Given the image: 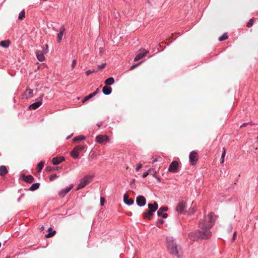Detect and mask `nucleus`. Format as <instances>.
Returning a JSON list of instances; mask_svg holds the SVG:
<instances>
[{"label": "nucleus", "mask_w": 258, "mask_h": 258, "mask_svg": "<svg viewBox=\"0 0 258 258\" xmlns=\"http://www.w3.org/2000/svg\"><path fill=\"white\" fill-rule=\"evenodd\" d=\"M102 92L104 94L108 95L111 93L112 89L111 87L107 86V85L103 87Z\"/></svg>", "instance_id": "obj_19"}, {"label": "nucleus", "mask_w": 258, "mask_h": 258, "mask_svg": "<svg viewBox=\"0 0 258 258\" xmlns=\"http://www.w3.org/2000/svg\"><path fill=\"white\" fill-rule=\"evenodd\" d=\"M236 236V232L235 231L233 233V238H232V241H234L235 240V238Z\"/></svg>", "instance_id": "obj_46"}, {"label": "nucleus", "mask_w": 258, "mask_h": 258, "mask_svg": "<svg viewBox=\"0 0 258 258\" xmlns=\"http://www.w3.org/2000/svg\"><path fill=\"white\" fill-rule=\"evenodd\" d=\"M161 159V157H158L156 158H155L152 162V163H154L156 162L160 161V159Z\"/></svg>", "instance_id": "obj_42"}, {"label": "nucleus", "mask_w": 258, "mask_h": 258, "mask_svg": "<svg viewBox=\"0 0 258 258\" xmlns=\"http://www.w3.org/2000/svg\"><path fill=\"white\" fill-rule=\"evenodd\" d=\"M25 17V10H22L19 14L18 19L19 20H22Z\"/></svg>", "instance_id": "obj_25"}, {"label": "nucleus", "mask_w": 258, "mask_h": 258, "mask_svg": "<svg viewBox=\"0 0 258 258\" xmlns=\"http://www.w3.org/2000/svg\"><path fill=\"white\" fill-rule=\"evenodd\" d=\"M153 215L151 211H147L143 213V218L145 219L151 220Z\"/></svg>", "instance_id": "obj_20"}, {"label": "nucleus", "mask_w": 258, "mask_h": 258, "mask_svg": "<svg viewBox=\"0 0 258 258\" xmlns=\"http://www.w3.org/2000/svg\"><path fill=\"white\" fill-rule=\"evenodd\" d=\"M104 199L102 197L100 198V204L102 206L104 205Z\"/></svg>", "instance_id": "obj_43"}, {"label": "nucleus", "mask_w": 258, "mask_h": 258, "mask_svg": "<svg viewBox=\"0 0 258 258\" xmlns=\"http://www.w3.org/2000/svg\"><path fill=\"white\" fill-rule=\"evenodd\" d=\"M42 104V97L39 98V100L36 102H35L31 104L29 108L30 109L35 110L40 106Z\"/></svg>", "instance_id": "obj_12"}, {"label": "nucleus", "mask_w": 258, "mask_h": 258, "mask_svg": "<svg viewBox=\"0 0 258 258\" xmlns=\"http://www.w3.org/2000/svg\"><path fill=\"white\" fill-rule=\"evenodd\" d=\"M58 176H57L56 174H51L49 177V180L50 181L53 180L55 178H58Z\"/></svg>", "instance_id": "obj_34"}, {"label": "nucleus", "mask_w": 258, "mask_h": 258, "mask_svg": "<svg viewBox=\"0 0 258 258\" xmlns=\"http://www.w3.org/2000/svg\"><path fill=\"white\" fill-rule=\"evenodd\" d=\"M215 221V216L214 213H210L200 223L201 230L190 232L189 234V238L195 241L198 239H208L212 235L210 230Z\"/></svg>", "instance_id": "obj_1"}, {"label": "nucleus", "mask_w": 258, "mask_h": 258, "mask_svg": "<svg viewBox=\"0 0 258 258\" xmlns=\"http://www.w3.org/2000/svg\"><path fill=\"white\" fill-rule=\"evenodd\" d=\"M156 173H157V172L156 171H155L154 172V173L153 174V176L155 178H156L157 179H158V180H160L159 178H158V177L156 175Z\"/></svg>", "instance_id": "obj_47"}, {"label": "nucleus", "mask_w": 258, "mask_h": 258, "mask_svg": "<svg viewBox=\"0 0 258 258\" xmlns=\"http://www.w3.org/2000/svg\"><path fill=\"white\" fill-rule=\"evenodd\" d=\"M159 222L160 223H161V224H163V223H164V220H162V219H160V220H159Z\"/></svg>", "instance_id": "obj_51"}, {"label": "nucleus", "mask_w": 258, "mask_h": 258, "mask_svg": "<svg viewBox=\"0 0 258 258\" xmlns=\"http://www.w3.org/2000/svg\"><path fill=\"white\" fill-rule=\"evenodd\" d=\"M8 173V170L6 166L4 165L0 166V175L4 176Z\"/></svg>", "instance_id": "obj_21"}, {"label": "nucleus", "mask_w": 258, "mask_h": 258, "mask_svg": "<svg viewBox=\"0 0 258 258\" xmlns=\"http://www.w3.org/2000/svg\"><path fill=\"white\" fill-rule=\"evenodd\" d=\"M98 90H99V89L97 88L95 91L90 94L89 95L87 96L86 99L89 100V99L92 98V97H93L94 96H95L97 94Z\"/></svg>", "instance_id": "obj_29"}, {"label": "nucleus", "mask_w": 258, "mask_h": 258, "mask_svg": "<svg viewBox=\"0 0 258 258\" xmlns=\"http://www.w3.org/2000/svg\"><path fill=\"white\" fill-rule=\"evenodd\" d=\"M198 158L199 156L198 153L195 151H191L189 156L190 165H195L198 161Z\"/></svg>", "instance_id": "obj_6"}, {"label": "nucleus", "mask_w": 258, "mask_h": 258, "mask_svg": "<svg viewBox=\"0 0 258 258\" xmlns=\"http://www.w3.org/2000/svg\"><path fill=\"white\" fill-rule=\"evenodd\" d=\"M142 62V61L132 65L131 67V70L135 69L136 67H137L138 66H139L140 64H141Z\"/></svg>", "instance_id": "obj_37"}, {"label": "nucleus", "mask_w": 258, "mask_h": 258, "mask_svg": "<svg viewBox=\"0 0 258 258\" xmlns=\"http://www.w3.org/2000/svg\"><path fill=\"white\" fill-rule=\"evenodd\" d=\"M94 177V175H87L83 178H81L80 180L79 183L78 185L76 190H79L84 187L89 182H90L91 179Z\"/></svg>", "instance_id": "obj_3"}, {"label": "nucleus", "mask_w": 258, "mask_h": 258, "mask_svg": "<svg viewBox=\"0 0 258 258\" xmlns=\"http://www.w3.org/2000/svg\"><path fill=\"white\" fill-rule=\"evenodd\" d=\"M59 158L60 162H62V161H63L64 160V157H60Z\"/></svg>", "instance_id": "obj_49"}, {"label": "nucleus", "mask_w": 258, "mask_h": 258, "mask_svg": "<svg viewBox=\"0 0 258 258\" xmlns=\"http://www.w3.org/2000/svg\"><path fill=\"white\" fill-rule=\"evenodd\" d=\"M48 51V45H45V47L43 48L42 50H38L36 52V55L38 60L40 61H43L45 59L44 55V53H46Z\"/></svg>", "instance_id": "obj_4"}, {"label": "nucleus", "mask_w": 258, "mask_h": 258, "mask_svg": "<svg viewBox=\"0 0 258 258\" xmlns=\"http://www.w3.org/2000/svg\"><path fill=\"white\" fill-rule=\"evenodd\" d=\"M167 248L170 253L177 258L182 256L183 253L180 247L178 246L174 239L172 237L166 238Z\"/></svg>", "instance_id": "obj_2"}, {"label": "nucleus", "mask_w": 258, "mask_h": 258, "mask_svg": "<svg viewBox=\"0 0 258 258\" xmlns=\"http://www.w3.org/2000/svg\"><path fill=\"white\" fill-rule=\"evenodd\" d=\"M17 201H20V198H19Z\"/></svg>", "instance_id": "obj_57"}, {"label": "nucleus", "mask_w": 258, "mask_h": 258, "mask_svg": "<svg viewBox=\"0 0 258 258\" xmlns=\"http://www.w3.org/2000/svg\"><path fill=\"white\" fill-rule=\"evenodd\" d=\"M168 208L167 207H161L157 211V215L159 217H162L163 218H166L168 217L167 213H164V212L167 211Z\"/></svg>", "instance_id": "obj_8"}, {"label": "nucleus", "mask_w": 258, "mask_h": 258, "mask_svg": "<svg viewBox=\"0 0 258 258\" xmlns=\"http://www.w3.org/2000/svg\"><path fill=\"white\" fill-rule=\"evenodd\" d=\"M96 71L95 70H87L86 72V74L87 76H89V75H90L91 73H94V72H96Z\"/></svg>", "instance_id": "obj_38"}, {"label": "nucleus", "mask_w": 258, "mask_h": 258, "mask_svg": "<svg viewBox=\"0 0 258 258\" xmlns=\"http://www.w3.org/2000/svg\"><path fill=\"white\" fill-rule=\"evenodd\" d=\"M55 234V231L54 230L51 232L48 233L46 235V237L47 238L51 237L53 236Z\"/></svg>", "instance_id": "obj_36"}, {"label": "nucleus", "mask_w": 258, "mask_h": 258, "mask_svg": "<svg viewBox=\"0 0 258 258\" xmlns=\"http://www.w3.org/2000/svg\"><path fill=\"white\" fill-rule=\"evenodd\" d=\"M106 64V63H103L101 64L100 65H99L98 66V67L100 69H102L105 67Z\"/></svg>", "instance_id": "obj_44"}, {"label": "nucleus", "mask_w": 258, "mask_h": 258, "mask_svg": "<svg viewBox=\"0 0 258 258\" xmlns=\"http://www.w3.org/2000/svg\"><path fill=\"white\" fill-rule=\"evenodd\" d=\"M52 163L54 165H57L61 162L60 161L59 157H54L52 159Z\"/></svg>", "instance_id": "obj_28"}, {"label": "nucleus", "mask_w": 258, "mask_h": 258, "mask_svg": "<svg viewBox=\"0 0 258 258\" xmlns=\"http://www.w3.org/2000/svg\"><path fill=\"white\" fill-rule=\"evenodd\" d=\"M109 141V137L106 135H98L96 137V142L98 143H102L104 142H108Z\"/></svg>", "instance_id": "obj_10"}, {"label": "nucleus", "mask_w": 258, "mask_h": 258, "mask_svg": "<svg viewBox=\"0 0 258 258\" xmlns=\"http://www.w3.org/2000/svg\"><path fill=\"white\" fill-rule=\"evenodd\" d=\"M42 96H43V95H42V96L40 97H42Z\"/></svg>", "instance_id": "obj_59"}, {"label": "nucleus", "mask_w": 258, "mask_h": 258, "mask_svg": "<svg viewBox=\"0 0 258 258\" xmlns=\"http://www.w3.org/2000/svg\"><path fill=\"white\" fill-rule=\"evenodd\" d=\"M102 125V123H98V124H97V125L98 127H100Z\"/></svg>", "instance_id": "obj_55"}, {"label": "nucleus", "mask_w": 258, "mask_h": 258, "mask_svg": "<svg viewBox=\"0 0 258 258\" xmlns=\"http://www.w3.org/2000/svg\"><path fill=\"white\" fill-rule=\"evenodd\" d=\"M228 37L227 33H224V34H223L221 36H220L218 38V40L220 41H222L227 39L228 38Z\"/></svg>", "instance_id": "obj_32"}, {"label": "nucleus", "mask_w": 258, "mask_h": 258, "mask_svg": "<svg viewBox=\"0 0 258 258\" xmlns=\"http://www.w3.org/2000/svg\"><path fill=\"white\" fill-rule=\"evenodd\" d=\"M257 141H258V136H257Z\"/></svg>", "instance_id": "obj_58"}, {"label": "nucleus", "mask_w": 258, "mask_h": 258, "mask_svg": "<svg viewBox=\"0 0 258 258\" xmlns=\"http://www.w3.org/2000/svg\"><path fill=\"white\" fill-rule=\"evenodd\" d=\"M76 63H77V61L76 59H74L73 61H72V68L73 69L75 68L76 64Z\"/></svg>", "instance_id": "obj_41"}, {"label": "nucleus", "mask_w": 258, "mask_h": 258, "mask_svg": "<svg viewBox=\"0 0 258 258\" xmlns=\"http://www.w3.org/2000/svg\"><path fill=\"white\" fill-rule=\"evenodd\" d=\"M88 100V99H86V96L82 100V102L83 103H84L85 102H86V101Z\"/></svg>", "instance_id": "obj_52"}, {"label": "nucleus", "mask_w": 258, "mask_h": 258, "mask_svg": "<svg viewBox=\"0 0 258 258\" xmlns=\"http://www.w3.org/2000/svg\"><path fill=\"white\" fill-rule=\"evenodd\" d=\"M71 155L75 159L78 158L79 156V152L77 151H75V149L74 148L73 150L71 152Z\"/></svg>", "instance_id": "obj_27"}, {"label": "nucleus", "mask_w": 258, "mask_h": 258, "mask_svg": "<svg viewBox=\"0 0 258 258\" xmlns=\"http://www.w3.org/2000/svg\"><path fill=\"white\" fill-rule=\"evenodd\" d=\"M52 230V228H51V227H49V228H48V230H49V231H50V230Z\"/></svg>", "instance_id": "obj_56"}, {"label": "nucleus", "mask_w": 258, "mask_h": 258, "mask_svg": "<svg viewBox=\"0 0 258 258\" xmlns=\"http://www.w3.org/2000/svg\"><path fill=\"white\" fill-rule=\"evenodd\" d=\"M40 186V184L38 182L34 183L31 185L29 188L28 190L31 191H34L37 189Z\"/></svg>", "instance_id": "obj_23"}, {"label": "nucleus", "mask_w": 258, "mask_h": 258, "mask_svg": "<svg viewBox=\"0 0 258 258\" xmlns=\"http://www.w3.org/2000/svg\"><path fill=\"white\" fill-rule=\"evenodd\" d=\"M123 201L125 204L128 206L132 205L134 202V201L132 199L128 198V196L127 195H124Z\"/></svg>", "instance_id": "obj_17"}, {"label": "nucleus", "mask_w": 258, "mask_h": 258, "mask_svg": "<svg viewBox=\"0 0 258 258\" xmlns=\"http://www.w3.org/2000/svg\"><path fill=\"white\" fill-rule=\"evenodd\" d=\"M226 155V151L224 148H223V153L221 155V158H224Z\"/></svg>", "instance_id": "obj_40"}, {"label": "nucleus", "mask_w": 258, "mask_h": 258, "mask_svg": "<svg viewBox=\"0 0 258 258\" xmlns=\"http://www.w3.org/2000/svg\"><path fill=\"white\" fill-rule=\"evenodd\" d=\"M46 169L48 171H51L52 170V168L51 167H49V166H47L46 167Z\"/></svg>", "instance_id": "obj_50"}, {"label": "nucleus", "mask_w": 258, "mask_h": 258, "mask_svg": "<svg viewBox=\"0 0 258 258\" xmlns=\"http://www.w3.org/2000/svg\"><path fill=\"white\" fill-rule=\"evenodd\" d=\"M33 90L32 89H27L23 94V98L27 99L32 97L33 96Z\"/></svg>", "instance_id": "obj_15"}, {"label": "nucleus", "mask_w": 258, "mask_h": 258, "mask_svg": "<svg viewBox=\"0 0 258 258\" xmlns=\"http://www.w3.org/2000/svg\"><path fill=\"white\" fill-rule=\"evenodd\" d=\"M85 147L83 145H80L79 146H77L74 148L75 149V151H77L79 153L80 151L83 150L84 149Z\"/></svg>", "instance_id": "obj_31"}, {"label": "nucleus", "mask_w": 258, "mask_h": 258, "mask_svg": "<svg viewBox=\"0 0 258 258\" xmlns=\"http://www.w3.org/2000/svg\"><path fill=\"white\" fill-rule=\"evenodd\" d=\"M6 258H9L8 257H7Z\"/></svg>", "instance_id": "obj_60"}, {"label": "nucleus", "mask_w": 258, "mask_h": 258, "mask_svg": "<svg viewBox=\"0 0 258 258\" xmlns=\"http://www.w3.org/2000/svg\"><path fill=\"white\" fill-rule=\"evenodd\" d=\"M74 187L73 184H71L68 187L61 189L58 192V195L61 198H63Z\"/></svg>", "instance_id": "obj_7"}, {"label": "nucleus", "mask_w": 258, "mask_h": 258, "mask_svg": "<svg viewBox=\"0 0 258 258\" xmlns=\"http://www.w3.org/2000/svg\"><path fill=\"white\" fill-rule=\"evenodd\" d=\"M148 208L149 210L148 211H151V212L154 213L155 212L158 208V205L156 202H154L153 204H149Z\"/></svg>", "instance_id": "obj_16"}, {"label": "nucleus", "mask_w": 258, "mask_h": 258, "mask_svg": "<svg viewBox=\"0 0 258 258\" xmlns=\"http://www.w3.org/2000/svg\"><path fill=\"white\" fill-rule=\"evenodd\" d=\"M248 124H250L251 125L253 124L251 122L244 123L240 126V127L241 128L244 127Z\"/></svg>", "instance_id": "obj_45"}, {"label": "nucleus", "mask_w": 258, "mask_h": 258, "mask_svg": "<svg viewBox=\"0 0 258 258\" xmlns=\"http://www.w3.org/2000/svg\"><path fill=\"white\" fill-rule=\"evenodd\" d=\"M136 203L138 206L143 207L146 205V200L143 196H139L136 198Z\"/></svg>", "instance_id": "obj_9"}, {"label": "nucleus", "mask_w": 258, "mask_h": 258, "mask_svg": "<svg viewBox=\"0 0 258 258\" xmlns=\"http://www.w3.org/2000/svg\"><path fill=\"white\" fill-rule=\"evenodd\" d=\"M186 207V203L182 201L178 204L176 208V210L180 213H183Z\"/></svg>", "instance_id": "obj_11"}, {"label": "nucleus", "mask_w": 258, "mask_h": 258, "mask_svg": "<svg viewBox=\"0 0 258 258\" xmlns=\"http://www.w3.org/2000/svg\"><path fill=\"white\" fill-rule=\"evenodd\" d=\"M86 139V137L84 136H78L77 137H75L73 139L74 142L81 141L82 140H84Z\"/></svg>", "instance_id": "obj_26"}, {"label": "nucleus", "mask_w": 258, "mask_h": 258, "mask_svg": "<svg viewBox=\"0 0 258 258\" xmlns=\"http://www.w3.org/2000/svg\"><path fill=\"white\" fill-rule=\"evenodd\" d=\"M224 162V158H221L220 163H221V164H223Z\"/></svg>", "instance_id": "obj_53"}, {"label": "nucleus", "mask_w": 258, "mask_h": 258, "mask_svg": "<svg viewBox=\"0 0 258 258\" xmlns=\"http://www.w3.org/2000/svg\"><path fill=\"white\" fill-rule=\"evenodd\" d=\"M10 43V41L8 40L1 41L0 42V45L4 48H7L9 46Z\"/></svg>", "instance_id": "obj_24"}, {"label": "nucleus", "mask_w": 258, "mask_h": 258, "mask_svg": "<svg viewBox=\"0 0 258 258\" xmlns=\"http://www.w3.org/2000/svg\"><path fill=\"white\" fill-rule=\"evenodd\" d=\"M113 14H114V16H115L116 18H117V16L118 15V13H115V12H114V13H113Z\"/></svg>", "instance_id": "obj_54"}, {"label": "nucleus", "mask_w": 258, "mask_h": 258, "mask_svg": "<svg viewBox=\"0 0 258 258\" xmlns=\"http://www.w3.org/2000/svg\"><path fill=\"white\" fill-rule=\"evenodd\" d=\"M153 170V169L150 168L148 171H146L143 174V177L145 178L151 172V171Z\"/></svg>", "instance_id": "obj_33"}, {"label": "nucleus", "mask_w": 258, "mask_h": 258, "mask_svg": "<svg viewBox=\"0 0 258 258\" xmlns=\"http://www.w3.org/2000/svg\"><path fill=\"white\" fill-rule=\"evenodd\" d=\"M22 176L23 179L27 183H32L34 180V177L32 175H29L25 176L24 175H22Z\"/></svg>", "instance_id": "obj_18"}, {"label": "nucleus", "mask_w": 258, "mask_h": 258, "mask_svg": "<svg viewBox=\"0 0 258 258\" xmlns=\"http://www.w3.org/2000/svg\"><path fill=\"white\" fill-rule=\"evenodd\" d=\"M114 82V79L113 77H109L105 81V84L107 86L112 85Z\"/></svg>", "instance_id": "obj_22"}, {"label": "nucleus", "mask_w": 258, "mask_h": 258, "mask_svg": "<svg viewBox=\"0 0 258 258\" xmlns=\"http://www.w3.org/2000/svg\"><path fill=\"white\" fill-rule=\"evenodd\" d=\"M99 49V52L100 54L102 55L103 53V48L100 47Z\"/></svg>", "instance_id": "obj_48"}, {"label": "nucleus", "mask_w": 258, "mask_h": 258, "mask_svg": "<svg viewBox=\"0 0 258 258\" xmlns=\"http://www.w3.org/2000/svg\"><path fill=\"white\" fill-rule=\"evenodd\" d=\"M66 30L63 27H61L57 36V41L60 42L63 36L65 34Z\"/></svg>", "instance_id": "obj_13"}, {"label": "nucleus", "mask_w": 258, "mask_h": 258, "mask_svg": "<svg viewBox=\"0 0 258 258\" xmlns=\"http://www.w3.org/2000/svg\"><path fill=\"white\" fill-rule=\"evenodd\" d=\"M179 165L177 161H173L169 165L168 170L170 172L177 173L179 170Z\"/></svg>", "instance_id": "obj_5"}, {"label": "nucleus", "mask_w": 258, "mask_h": 258, "mask_svg": "<svg viewBox=\"0 0 258 258\" xmlns=\"http://www.w3.org/2000/svg\"><path fill=\"white\" fill-rule=\"evenodd\" d=\"M253 23V19H251L249 20V22L247 23L246 26L248 28L251 27Z\"/></svg>", "instance_id": "obj_35"}, {"label": "nucleus", "mask_w": 258, "mask_h": 258, "mask_svg": "<svg viewBox=\"0 0 258 258\" xmlns=\"http://www.w3.org/2000/svg\"><path fill=\"white\" fill-rule=\"evenodd\" d=\"M43 166H44V162L42 161L40 162L37 165V171L40 172L42 170V168H43Z\"/></svg>", "instance_id": "obj_30"}, {"label": "nucleus", "mask_w": 258, "mask_h": 258, "mask_svg": "<svg viewBox=\"0 0 258 258\" xmlns=\"http://www.w3.org/2000/svg\"><path fill=\"white\" fill-rule=\"evenodd\" d=\"M142 167V165L141 163H139L136 168V171H138Z\"/></svg>", "instance_id": "obj_39"}, {"label": "nucleus", "mask_w": 258, "mask_h": 258, "mask_svg": "<svg viewBox=\"0 0 258 258\" xmlns=\"http://www.w3.org/2000/svg\"><path fill=\"white\" fill-rule=\"evenodd\" d=\"M144 51L145 52H141L139 53L136 55V56L134 58V61H138V60H140V59H141L142 57H143L144 56L146 55V54L149 53V51H148V50H144Z\"/></svg>", "instance_id": "obj_14"}]
</instances>
